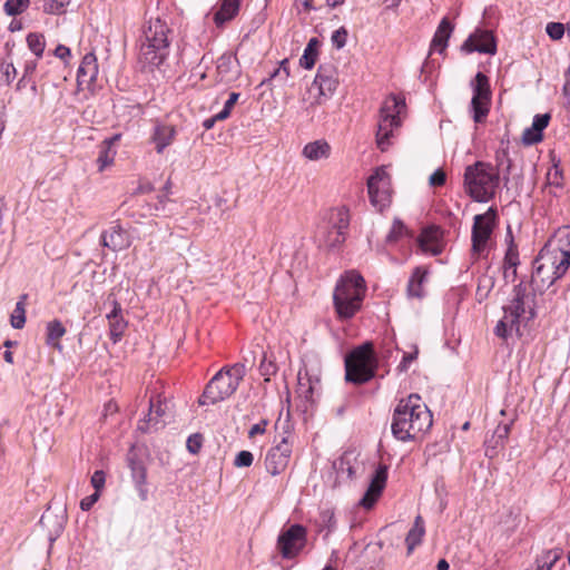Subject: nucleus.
I'll list each match as a JSON object with an SVG mask.
<instances>
[{
	"mask_svg": "<svg viewBox=\"0 0 570 570\" xmlns=\"http://www.w3.org/2000/svg\"><path fill=\"white\" fill-rule=\"evenodd\" d=\"M531 283L539 289L549 288L570 267V227L559 228L554 238L539 252L534 263Z\"/></svg>",
	"mask_w": 570,
	"mask_h": 570,
	"instance_id": "1",
	"label": "nucleus"
},
{
	"mask_svg": "<svg viewBox=\"0 0 570 570\" xmlns=\"http://www.w3.org/2000/svg\"><path fill=\"white\" fill-rule=\"evenodd\" d=\"M432 422V413L420 395L411 394L395 406L391 430L397 441H416L431 429Z\"/></svg>",
	"mask_w": 570,
	"mask_h": 570,
	"instance_id": "2",
	"label": "nucleus"
},
{
	"mask_svg": "<svg viewBox=\"0 0 570 570\" xmlns=\"http://www.w3.org/2000/svg\"><path fill=\"white\" fill-rule=\"evenodd\" d=\"M169 28L159 18L150 19L144 31L139 62L144 69L154 70L166 60L169 52Z\"/></svg>",
	"mask_w": 570,
	"mask_h": 570,
	"instance_id": "3",
	"label": "nucleus"
},
{
	"mask_svg": "<svg viewBox=\"0 0 570 570\" xmlns=\"http://www.w3.org/2000/svg\"><path fill=\"white\" fill-rule=\"evenodd\" d=\"M500 175L497 167L489 163L476 161L465 168L464 190L478 203L491 200L499 187Z\"/></svg>",
	"mask_w": 570,
	"mask_h": 570,
	"instance_id": "4",
	"label": "nucleus"
},
{
	"mask_svg": "<svg viewBox=\"0 0 570 570\" xmlns=\"http://www.w3.org/2000/svg\"><path fill=\"white\" fill-rule=\"evenodd\" d=\"M365 281L355 271L346 272L337 282L333 301L340 318H351L360 311L365 295Z\"/></svg>",
	"mask_w": 570,
	"mask_h": 570,
	"instance_id": "5",
	"label": "nucleus"
},
{
	"mask_svg": "<svg viewBox=\"0 0 570 570\" xmlns=\"http://www.w3.org/2000/svg\"><path fill=\"white\" fill-rule=\"evenodd\" d=\"M246 375L244 363L220 368L208 382L198 400L200 405L216 404L232 396Z\"/></svg>",
	"mask_w": 570,
	"mask_h": 570,
	"instance_id": "6",
	"label": "nucleus"
},
{
	"mask_svg": "<svg viewBox=\"0 0 570 570\" xmlns=\"http://www.w3.org/2000/svg\"><path fill=\"white\" fill-rule=\"evenodd\" d=\"M527 287L520 283L513 288V297L509 305L503 306V317L494 327V334L507 340L513 333L521 336V324L534 318L535 313L532 307L525 308Z\"/></svg>",
	"mask_w": 570,
	"mask_h": 570,
	"instance_id": "7",
	"label": "nucleus"
},
{
	"mask_svg": "<svg viewBox=\"0 0 570 570\" xmlns=\"http://www.w3.org/2000/svg\"><path fill=\"white\" fill-rule=\"evenodd\" d=\"M377 367V358L373 344H364L353 348L345 356V379L354 384H363L372 380Z\"/></svg>",
	"mask_w": 570,
	"mask_h": 570,
	"instance_id": "8",
	"label": "nucleus"
},
{
	"mask_svg": "<svg viewBox=\"0 0 570 570\" xmlns=\"http://www.w3.org/2000/svg\"><path fill=\"white\" fill-rule=\"evenodd\" d=\"M405 109L404 98L395 95L389 96L382 104L376 131V144L381 151H386L391 146L393 130L402 124L401 112Z\"/></svg>",
	"mask_w": 570,
	"mask_h": 570,
	"instance_id": "9",
	"label": "nucleus"
},
{
	"mask_svg": "<svg viewBox=\"0 0 570 570\" xmlns=\"http://www.w3.org/2000/svg\"><path fill=\"white\" fill-rule=\"evenodd\" d=\"M471 87L473 92L470 104L472 117L475 122L481 124L490 111L492 92L489 78L483 72H478L471 81Z\"/></svg>",
	"mask_w": 570,
	"mask_h": 570,
	"instance_id": "10",
	"label": "nucleus"
},
{
	"mask_svg": "<svg viewBox=\"0 0 570 570\" xmlns=\"http://www.w3.org/2000/svg\"><path fill=\"white\" fill-rule=\"evenodd\" d=\"M497 209L489 207L484 214L474 216L472 226V253L480 255L487 247L497 222Z\"/></svg>",
	"mask_w": 570,
	"mask_h": 570,
	"instance_id": "11",
	"label": "nucleus"
},
{
	"mask_svg": "<svg viewBox=\"0 0 570 570\" xmlns=\"http://www.w3.org/2000/svg\"><path fill=\"white\" fill-rule=\"evenodd\" d=\"M371 204L380 212L391 203V180L384 168H376L367 179Z\"/></svg>",
	"mask_w": 570,
	"mask_h": 570,
	"instance_id": "12",
	"label": "nucleus"
},
{
	"mask_svg": "<svg viewBox=\"0 0 570 570\" xmlns=\"http://www.w3.org/2000/svg\"><path fill=\"white\" fill-rule=\"evenodd\" d=\"M306 529L301 524H292L277 539V548L285 559L295 558L306 544Z\"/></svg>",
	"mask_w": 570,
	"mask_h": 570,
	"instance_id": "13",
	"label": "nucleus"
},
{
	"mask_svg": "<svg viewBox=\"0 0 570 570\" xmlns=\"http://www.w3.org/2000/svg\"><path fill=\"white\" fill-rule=\"evenodd\" d=\"M321 393V370L305 365L297 374V394L307 404H314Z\"/></svg>",
	"mask_w": 570,
	"mask_h": 570,
	"instance_id": "14",
	"label": "nucleus"
},
{
	"mask_svg": "<svg viewBox=\"0 0 570 570\" xmlns=\"http://www.w3.org/2000/svg\"><path fill=\"white\" fill-rule=\"evenodd\" d=\"M292 455V444L287 438L272 446L265 456V468L272 475L281 474L288 465Z\"/></svg>",
	"mask_w": 570,
	"mask_h": 570,
	"instance_id": "15",
	"label": "nucleus"
},
{
	"mask_svg": "<svg viewBox=\"0 0 570 570\" xmlns=\"http://www.w3.org/2000/svg\"><path fill=\"white\" fill-rule=\"evenodd\" d=\"M461 50L465 53L480 52L494 55L497 52V41L492 31L476 29L462 43Z\"/></svg>",
	"mask_w": 570,
	"mask_h": 570,
	"instance_id": "16",
	"label": "nucleus"
},
{
	"mask_svg": "<svg viewBox=\"0 0 570 570\" xmlns=\"http://www.w3.org/2000/svg\"><path fill=\"white\" fill-rule=\"evenodd\" d=\"M387 471L389 468L385 464H380L370 482V485L364 493L363 498L360 500V505L364 509H372L379 498L381 497L387 481Z\"/></svg>",
	"mask_w": 570,
	"mask_h": 570,
	"instance_id": "17",
	"label": "nucleus"
},
{
	"mask_svg": "<svg viewBox=\"0 0 570 570\" xmlns=\"http://www.w3.org/2000/svg\"><path fill=\"white\" fill-rule=\"evenodd\" d=\"M99 72L97 57L94 52L83 56L78 71L77 86L79 90H91Z\"/></svg>",
	"mask_w": 570,
	"mask_h": 570,
	"instance_id": "18",
	"label": "nucleus"
},
{
	"mask_svg": "<svg viewBox=\"0 0 570 570\" xmlns=\"http://www.w3.org/2000/svg\"><path fill=\"white\" fill-rule=\"evenodd\" d=\"M417 245L423 253L439 255L443 249L442 230L436 226L425 227L417 237Z\"/></svg>",
	"mask_w": 570,
	"mask_h": 570,
	"instance_id": "19",
	"label": "nucleus"
},
{
	"mask_svg": "<svg viewBox=\"0 0 570 570\" xmlns=\"http://www.w3.org/2000/svg\"><path fill=\"white\" fill-rule=\"evenodd\" d=\"M100 238L101 245L112 252H119L130 246L129 234L119 224H116L108 230L102 232Z\"/></svg>",
	"mask_w": 570,
	"mask_h": 570,
	"instance_id": "20",
	"label": "nucleus"
},
{
	"mask_svg": "<svg viewBox=\"0 0 570 570\" xmlns=\"http://www.w3.org/2000/svg\"><path fill=\"white\" fill-rule=\"evenodd\" d=\"M166 409H167L166 401L163 402L159 399L157 401H155L154 399H150L149 412L144 420L139 421L138 430L141 431L142 433H148L153 429H158L160 417H163L165 415Z\"/></svg>",
	"mask_w": 570,
	"mask_h": 570,
	"instance_id": "21",
	"label": "nucleus"
},
{
	"mask_svg": "<svg viewBox=\"0 0 570 570\" xmlns=\"http://www.w3.org/2000/svg\"><path fill=\"white\" fill-rule=\"evenodd\" d=\"M112 309L107 314V318L109 321V337L112 341V343H118L127 327V322L121 315V306L116 301L112 299L111 302Z\"/></svg>",
	"mask_w": 570,
	"mask_h": 570,
	"instance_id": "22",
	"label": "nucleus"
},
{
	"mask_svg": "<svg viewBox=\"0 0 570 570\" xmlns=\"http://www.w3.org/2000/svg\"><path fill=\"white\" fill-rule=\"evenodd\" d=\"M453 31V26L448 20V18H443L438 26V29L433 36L431 41L430 50L431 52L443 53L448 47V41Z\"/></svg>",
	"mask_w": 570,
	"mask_h": 570,
	"instance_id": "23",
	"label": "nucleus"
},
{
	"mask_svg": "<svg viewBox=\"0 0 570 570\" xmlns=\"http://www.w3.org/2000/svg\"><path fill=\"white\" fill-rule=\"evenodd\" d=\"M240 0H220L219 9L214 13V22L217 27H223L226 22L233 20L239 11Z\"/></svg>",
	"mask_w": 570,
	"mask_h": 570,
	"instance_id": "24",
	"label": "nucleus"
},
{
	"mask_svg": "<svg viewBox=\"0 0 570 570\" xmlns=\"http://www.w3.org/2000/svg\"><path fill=\"white\" fill-rule=\"evenodd\" d=\"M302 155L312 161L327 159L331 155V146L324 139L311 141L304 146Z\"/></svg>",
	"mask_w": 570,
	"mask_h": 570,
	"instance_id": "25",
	"label": "nucleus"
},
{
	"mask_svg": "<svg viewBox=\"0 0 570 570\" xmlns=\"http://www.w3.org/2000/svg\"><path fill=\"white\" fill-rule=\"evenodd\" d=\"M314 82L318 86L321 95H327L336 89L337 80L331 67L320 66Z\"/></svg>",
	"mask_w": 570,
	"mask_h": 570,
	"instance_id": "26",
	"label": "nucleus"
},
{
	"mask_svg": "<svg viewBox=\"0 0 570 570\" xmlns=\"http://www.w3.org/2000/svg\"><path fill=\"white\" fill-rule=\"evenodd\" d=\"M505 242L508 244V248L504 255V268H505V275H508V272L511 269V273L513 276L517 274V267L520 263L519 261V250L518 246L514 243L513 235L511 227H508L507 235H505Z\"/></svg>",
	"mask_w": 570,
	"mask_h": 570,
	"instance_id": "27",
	"label": "nucleus"
},
{
	"mask_svg": "<svg viewBox=\"0 0 570 570\" xmlns=\"http://www.w3.org/2000/svg\"><path fill=\"white\" fill-rule=\"evenodd\" d=\"M176 129L170 125H158L155 127L153 140L156 145V151L161 154L175 139Z\"/></svg>",
	"mask_w": 570,
	"mask_h": 570,
	"instance_id": "28",
	"label": "nucleus"
},
{
	"mask_svg": "<svg viewBox=\"0 0 570 570\" xmlns=\"http://www.w3.org/2000/svg\"><path fill=\"white\" fill-rule=\"evenodd\" d=\"M350 219V210L346 207L333 208L330 213L327 226L347 236Z\"/></svg>",
	"mask_w": 570,
	"mask_h": 570,
	"instance_id": "29",
	"label": "nucleus"
},
{
	"mask_svg": "<svg viewBox=\"0 0 570 570\" xmlns=\"http://www.w3.org/2000/svg\"><path fill=\"white\" fill-rule=\"evenodd\" d=\"M561 557L562 550L560 548L546 550L537 556L534 564L525 570H551Z\"/></svg>",
	"mask_w": 570,
	"mask_h": 570,
	"instance_id": "30",
	"label": "nucleus"
},
{
	"mask_svg": "<svg viewBox=\"0 0 570 570\" xmlns=\"http://www.w3.org/2000/svg\"><path fill=\"white\" fill-rule=\"evenodd\" d=\"M131 476L135 482L138 495L141 501H146L148 498V490L146 487L147 471L142 463L130 461Z\"/></svg>",
	"mask_w": 570,
	"mask_h": 570,
	"instance_id": "31",
	"label": "nucleus"
},
{
	"mask_svg": "<svg viewBox=\"0 0 570 570\" xmlns=\"http://www.w3.org/2000/svg\"><path fill=\"white\" fill-rule=\"evenodd\" d=\"M426 276L428 269L425 267H415L407 284V294L411 297L421 298L423 296V284L426 281Z\"/></svg>",
	"mask_w": 570,
	"mask_h": 570,
	"instance_id": "32",
	"label": "nucleus"
},
{
	"mask_svg": "<svg viewBox=\"0 0 570 570\" xmlns=\"http://www.w3.org/2000/svg\"><path fill=\"white\" fill-rule=\"evenodd\" d=\"M66 334V328L59 320L49 322L46 326L47 345L61 350L60 340Z\"/></svg>",
	"mask_w": 570,
	"mask_h": 570,
	"instance_id": "33",
	"label": "nucleus"
},
{
	"mask_svg": "<svg viewBox=\"0 0 570 570\" xmlns=\"http://www.w3.org/2000/svg\"><path fill=\"white\" fill-rule=\"evenodd\" d=\"M424 533L425 529L423 518L417 515L405 538L409 554L414 550L416 546L421 543Z\"/></svg>",
	"mask_w": 570,
	"mask_h": 570,
	"instance_id": "34",
	"label": "nucleus"
},
{
	"mask_svg": "<svg viewBox=\"0 0 570 570\" xmlns=\"http://www.w3.org/2000/svg\"><path fill=\"white\" fill-rule=\"evenodd\" d=\"M346 237L347 236L342 234V232L333 230L331 227L326 226V228L318 235V240L322 246L335 248L341 246L345 242Z\"/></svg>",
	"mask_w": 570,
	"mask_h": 570,
	"instance_id": "35",
	"label": "nucleus"
},
{
	"mask_svg": "<svg viewBox=\"0 0 570 570\" xmlns=\"http://www.w3.org/2000/svg\"><path fill=\"white\" fill-rule=\"evenodd\" d=\"M27 294H22L17 304L14 309L12 311L10 315V324L16 330H21L26 324V302H27Z\"/></svg>",
	"mask_w": 570,
	"mask_h": 570,
	"instance_id": "36",
	"label": "nucleus"
},
{
	"mask_svg": "<svg viewBox=\"0 0 570 570\" xmlns=\"http://www.w3.org/2000/svg\"><path fill=\"white\" fill-rule=\"evenodd\" d=\"M317 45V39L312 38L305 47L304 53L299 59V66L304 69H312L314 67L318 55Z\"/></svg>",
	"mask_w": 570,
	"mask_h": 570,
	"instance_id": "37",
	"label": "nucleus"
},
{
	"mask_svg": "<svg viewBox=\"0 0 570 570\" xmlns=\"http://www.w3.org/2000/svg\"><path fill=\"white\" fill-rule=\"evenodd\" d=\"M510 433V424H499L493 432V435L490 440H487V446L491 449L501 448L504 444V441L508 439ZM489 449H487V453Z\"/></svg>",
	"mask_w": 570,
	"mask_h": 570,
	"instance_id": "38",
	"label": "nucleus"
},
{
	"mask_svg": "<svg viewBox=\"0 0 570 570\" xmlns=\"http://www.w3.org/2000/svg\"><path fill=\"white\" fill-rule=\"evenodd\" d=\"M115 156H116V150L114 148H110V146L104 145L101 142L99 155L97 158L98 170L102 171V170H105V168L110 166L115 160Z\"/></svg>",
	"mask_w": 570,
	"mask_h": 570,
	"instance_id": "39",
	"label": "nucleus"
},
{
	"mask_svg": "<svg viewBox=\"0 0 570 570\" xmlns=\"http://www.w3.org/2000/svg\"><path fill=\"white\" fill-rule=\"evenodd\" d=\"M27 43L29 49L37 56L41 57L45 48H46V40L43 35L38 32H31L27 36Z\"/></svg>",
	"mask_w": 570,
	"mask_h": 570,
	"instance_id": "40",
	"label": "nucleus"
},
{
	"mask_svg": "<svg viewBox=\"0 0 570 570\" xmlns=\"http://www.w3.org/2000/svg\"><path fill=\"white\" fill-rule=\"evenodd\" d=\"M30 4V0H7L3 6L4 12L14 17L22 13Z\"/></svg>",
	"mask_w": 570,
	"mask_h": 570,
	"instance_id": "41",
	"label": "nucleus"
},
{
	"mask_svg": "<svg viewBox=\"0 0 570 570\" xmlns=\"http://www.w3.org/2000/svg\"><path fill=\"white\" fill-rule=\"evenodd\" d=\"M70 0H45L42 10L48 14H62Z\"/></svg>",
	"mask_w": 570,
	"mask_h": 570,
	"instance_id": "42",
	"label": "nucleus"
},
{
	"mask_svg": "<svg viewBox=\"0 0 570 570\" xmlns=\"http://www.w3.org/2000/svg\"><path fill=\"white\" fill-rule=\"evenodd\" d=\"M258 370L261 375L265 377V381L268 382L271 380V376L276 374L277 365L273 360H269L267 355L264 354Z\"/></svg>",
	"mask_w": 570,
	"mask_h": 570,
	"instance_id": "43",
	"label": "nucleus"
},
{
	"mask_svg": "<svg viewBox=\"0 0 570 570\" xmlns=\"http://www.w3.org/2000/svg\"><path fill=\"white\" fill-rule=\"evenodd\" d=\"M405 233H406V227L404 226L403 222L396 218V219H394L391 230L389 232V234L386 236V242L387 243L397 242Z\"/></svg>",
	"mask_w": 570,
	"mask_h": 570,
	"instance_id": "44",
	"label": "nucleus"
},
{
	"mask_svg": "<svg viewBox=\"0 0 570 570\" xmlns=\"http://www.w3.org/2000/svg\"><path fill=\"white\" fill-rule=\"evenodd\" d=\"M238 98V92H232L228 99L225 101L224 108L218 114H216V118H218L219 120H225L226 118H228Z\"/></svg>",
	"mask_w": 570,
	"mask_h": 570,
	"instance_id": "45",
	"label": "nucleus"
},
{
	"mask_svg": "<svg viewBox=\"0 0 570 570\" xmlns=\"http://www.w3.org/2000/svg\"><path fill=\"white\" fill-rule=\"evenodd\" d=\"M320 525L321 530H327V535L335 527L334 513L330 510L322 511L320 514Z\"/></svg>",
	"mask_w": 570,
	"mask_h": 570,
	"instance_id": "46",
	"label": "nucleus"
},
{
	"mask_svg": "<svg viewBox=\"0 0 570 570\" xmlns=\"http://www.w3.org/2000/svg\"><path fill=\"white\" fill-rule=\"evenodd\" d=\"M547 33L553 40H559L564 35V26L560 22H549L546 28Z\"/></svg>",
	"mask_w": 570,
	"mask_h": 570,
	"instance_id": "47",
	"label": "nucleus"
},
{
	"mask_svg": "<svg viewBox=\"0 0 570 570\" xmlns=\"http://www.w3.org/2000/svg\"><path fill=\"white\" fill-rule=\"evenodd\" d=\"M347 30L345 27H341L335 30L332 35V43L335 48L342 49L346 45Z\"/></svg>",
	"mask_w": 570,
	"mask_h": 570,
	"instance_id": "48",
	"label": "nucleus"
},
{
	"mask_svg": "<svg viewBox=\"0 0 570 570\" xmlns=\"http://www.w3.org/2000/svg\"><path fill=\"white\" fill-rule=\"evenodd\" d=\"M253 453L244 450L236 455L234 464L237 468H248L253 464Z\"/></svg>",
	"mask_w": 570,
	"mask_h": 570,
	"instance_id": "49",
	"label": "nucleus"
},
{
	"mask_svg": "<svg viewBox=\"0 0 570 570\" xmlns=\"http://www.w3.org/2000/svg\"><path fill=\"white\" fill-rule=\"evenodd\" d=\"M550 121V115L549 114H538L533 118L532 127L533 131H539L542 134L543 129H546Z\"/></svg>",
	"mask_w": 570,
	"mask_h": 570,
	"instance_id": "50",
	"label": "nucleus"
},
{
	"mask_svg": "<svg viewBox=\"0 0 570 570\" xmlns=\"http://www.w3.org/2000/svg\"><path fill=\"white\" fill-rule=\"evenodd\" d=\"M543 136L541 132L533 131V127L527 128L523 131L522 140L525 145H534L542 140Z\"/></svg>",
	"mask_w": 570,
	"mask_h": 570,
	"instance_id": "51",
	"label": "nucleus"
},
{
	"mask_svg": "<svg viewBox=\"0 0 570 570\" xmlns=\"http://www.w3.org/2000/svg\"><path fill=\"white\" fill-rule=\"evenodd\" d=\"M90 482L95 489V492L100 493V491L104 489L105 482H106L105 472L102 470L95 471L94 474L91 475Z\"/></svg>",
	"mask_w": 570,
	"mask_h": 570,
	"instance_id": "52",
	"label": "nucleus"
},
{
	"mask_svg": "<svg viewBox=\"0 0 570 570\" xmlns=\"http://www.w3.org/2000/svg\"><path fill=\"white\" fill-rule=\"evenodd\" d=\"M547 179L550 185L560 187L563 179L561 169L554 165L553 168L548 171Z\"/></svg>",
	"mask_w": 570,
	"mask_h": 570,
	"instance_id": "53",
	"label": "nucleus"
},
{
	"mask_svg": "<svg viewBox=\"0 0 570 570\" xmlns=\"http://www.w3.org/2000/svg\"><path fill=\"white\" fill-rule=\"evenodd\" d=\"M289 77V68L287 59H284L279 67L273 71L271 79L279 78L286 80Z\"/></svg>",
	"mask_w": 570,
	"mask_h": 570,
	"instance_id": "54",
	"label": "nucleus"
},
{
	"mask_svg": "<svg viewBox=\"0 0 570 570\" xmlns=\"http://www.w3.org/2000/svg\"><path fill=\"white\" fill-rule=\"evenodd\" d=\"M203 438L200 434H193L187 439V449L190 453L196 454L202 448Z\"/></svg>",
	"mask_w": 570,
	"mask_h": 570,
	"instance_id": "55",
	"label": "nucleus"
},
{
	"mask_svg": "<svg viewBox=\"0 0 570 570\" xmlns=\"http://www.w3.org/2000/svg\"><path fill=\"white\" fill-rule=\"evenodd\" d=\"M446 176L441 169H436L429 178L431 186H443L445 184Z\"/></svg>",
	"mask_w": 570,
	"mask_h": 570,
	"instance_id": "56",
	"label": "nucleus"
},
{
	"mask_svg": "<svg viewBox=\"0 0 570 570\" xmlns=\"http://www.w3.org/2000/svg\"><path fill=\"white\" fill-rule=\"evenodd\" d=\"M100 493L94 492L92 494L83 498L80 501V509L82 511H89L92 508V505L98 501Z\"/></svg>",
	"mask_w": 570,
	"mask_h": 570,
	"instance_id": "57",
	"label": "nucleus"
},
{
	"mask_svg": "<svg viewBox=\"0 0 570 570\" xmlns=\"http://www.w3.org/2000/svg\"><path fill=\"white\" fill-rule=\"evenodd\" d=\"M230 67H232V58L230 57L222 56L218 59L217 71L219 75L228 72L230 70Z\"/></svg>",
	"mask_w": 570,
	"mask_h": 570,
	"instance_id": "58",
	"label": "nucleus"
},
{
	"mask_svg": "<svg viewBox=\"0 0 570 570\" xmlns=\"http://www.w3.org/2000/svg\"><path fill=\"white\" fill-rule=\"evenodd\" d=\"M341 470L346 472L347 476L351 479L356 476V469L350 464L347 455L341 459Z\"/></svg>",
	"mask_w": 570,
	"mask_h": 570,
	"instance_id": "59",
	"label": "nucleus"
},
{
	"mask_svg": "<svg viewBox=\"0 0 570 570\" xmlns=\"http://www.w3.org/2000/svg\"><path fill=\"white\" fill-rule=\"evenodd\" d=\"M2 72L9 83L14 79L17 70L12 63H6L2 65Z\"/></svg>",
	"mask_w": 570,
	"mask_h": 570,
	"instance_id": "60",
	"label": "nucleus"
},
{
	"mask_svg": "<svg viewBox=\"0 0 570 570\" xmlns=\"http://www.w3.org/2000/svg\"><path fill=\"white\" fill-rule=\"evenodd\" d=\"M36 68H37V62L36 61H27L26 65H24V71H23V76L22 78L19 80V83L18 86L20 87L22 81L31 76L35 71H36Z\"/></svg>",
	"mask_w": 570,
	"mask_h": 570,
	"instance_id": "61",
	"label": "nucleus"
},
{
	"mask_svg": "<svg viewBox=\"0 0 570 570\" xmlns=\"http://www.w3.org/2000/svg\"><path fill=\"white\" fill-rule=\"evenodd\" d=\"M267 421L262 420L261 422L254 424L249 430V436H254L256 434H263L266 430Z\"/></svg>",
	"mask_w": 570,
	"mask_h": 570,
	"instance_id": "62",
	"label": "nucleus"
},
{
	"mask_svg": "<svg viewBox=\"0 0 570 570\" xmlns=\"http://www.w3.org/2000/svg\"><path fill=\"white\" fill-rule=\"evenodd\" d=\"M55 56L65 60L67 57H70V49L63 45H58L55 49Z\"/></svg>",
	"mask_w": 570,
	"mask_h": 570,
	"instance_id": "63",
	"label": "nucleus"
},
{
	"mask_svg": "<svg viewBox=\"0 0 570 570\" xmlns=\"http://www.w3.org/2000/svg\"><path fill=\"white\" fill-rule=\"evenodd\" d=\"M120 139V135L119 134H116L114 135L112 137L110 138H107L102 141L104 145H108L110 146V148H112V146Z\"/></svg>",
	"mask_w": 570,
	"mask_h": 570,
	"instance_id": "64",
	"label": "nucleus"
}]
</instances>
